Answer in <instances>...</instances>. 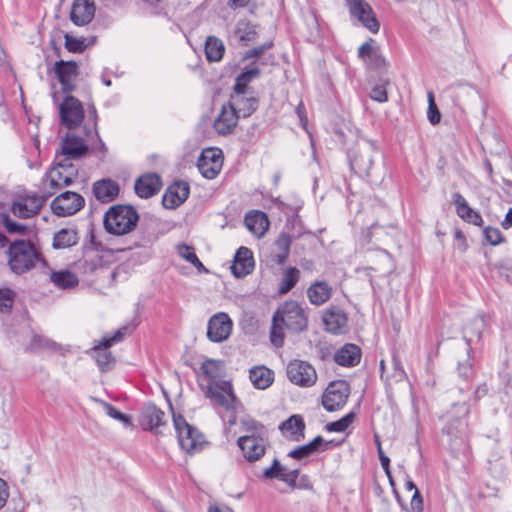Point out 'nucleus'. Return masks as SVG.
<instances>
[{
	"label": "nucleus",
	"instance_id": "40",
	"mask_svg": "<svg viewBox=\"0 0 512 512\" xmlns=\"http://www.w3.org/2000/svg\"><path fill=\"white\" fill-rule=\"evenodd\" d=\"M232 105L236 106V111L238 112L239 118L250 116L256 109L258 105V101L253 98H246L242 96H232L230 100Z\"/></svg>",
	"mask_w": 512,
	"mask_h": 512
},
{
	"label": "nucleus",
	"instance_id": "4",
	"mask_svg": "<svg viewBox=\"0 0 512 512\" xmlns=\"http://www.w3.org/2000/svg\"><path fill=\"white\" fill-rule=\"evenodd\" d=\"M139 220L137 211L129 205H114L104 215L105 230L113 235H124L136 227Z\"/></svg>",
	"mask_w": 512,
	"mask_h": 512
},
{
	"label": "nucleus",
	"instance_id": "38",
	"mask_svg": "<svg viewBox=\"0 0 512 512\" xmlns=\"http://www.w3.org/2000/svg\"><path fill=\"white\" fill-rule=\"evenodd\" d=\"M79 237L75 229L63 228L55 233L53 237V248L65 249L78 243Z\"/></svg>",
	"mask_w": 512,
	"mask_h": 512
},
{
	"label": "nucleus",
	"instance_id": "13",
	"mask_svg": "<svg viewBox=\"0 0 512 512\" xmlns=\"http://www.w3.org/2000/svg\"><path fill=\"white\" fill-rule=\"evenodd\" d=\"M222 165V151L214 147L204 149L197 161L198 170L206 179H214L220 173Z\"/></svg>",
	"mask_w": 512,
	"mask_h": 512
},
{
	"label": "nucleus",
	"instance_id": "53",
	"mask_svg": "<svg viewBox=\"0 0 512 512\" xmlns=\"http://www.w3.org/2000/svg\"><path fill=\"white\" fill-rule=\"evenodd\" d=\"M484 237L491 245H498L503 241L500 230L490 226L484 229Z\"/></svg>",
	"mask_w": 512,
	"mask_h": 512
},
{
	"label": "nucleus",
	"instance_id": "59",
	"mask_svg": "<svg viewBox=\"0 0 512 512\" xmlns=\"http://www.w3.org/2000/svg\"><path fill=\"white\" fill-rule=\"evenodd\" d=\"M245 428L249 434H255V435H260V436L264 437V434H265L264 425H262L261 423L255 421V420L246 421Z\"/></svg>",
	"mask_w": 512,
	"mask_h": 512
},
{
	"label": "nucleus",
	"instance_id": "43",
	"mask_svg": "<svg viewBox=\"0 0 512 512\" xmlns=\"http://www.w3.org/2000/svg\"><path fill=\"white\" fill-rule=\"evenodd\" d=\"M88 119L91 120V129L87 127V125L84 126V130L87 136H89L92 133V130L94 131L95 136L97 137L98 146L93 147L94 149H99L103 154L106 153L107 149L104 144V142L101 140L98 130H97V122H98V115L97 110L94 105H90L88 107Z\"/></svg>",
	"mask_w": 512,
	"mask_h": 512
},
{
	"label": "nucleus",
	"instance_id": "5",
	"mask_svg": "<svg viewBox=\"0 0 512 512\" xmlns=\"http://www.w3.org/2000/svg\"><path fill=\"white\" fill-rule=\"evenodd\" d=\"M77 174L78 170L72 163H67V160H61L56 155L55 165L43 178L44 195L48 198L55 194L58 189L71 185Z\"/></svg>",
	"mask_w": 512,
	"mask_h": 512
},
{
	"label": "nucleus",
	"instance_id": "33",
	"mask_svg": "<svg viewBox=\"0 0 512 512\" xmlns=\"http://www.w3.org/2000/svg\"><path fill=\"white\" fill-rule=\"evenodd\" d=\"M281 432L293 441H299L304 438L305 423L302 416L295 414L279 426Z\"/></svg>",
	"mask_w": 512,
	"mask_h": 512
},
{
	"label": "nucleus",
	"instance_id": "1",
	"mask_svg": "<svg viewBox=\"0 0 512 512\" xmlns=\"http://www.w3.org/2000/svg\"><path fill=\"white\" fill-rule=\"evenodd\" d=\"M308 325L306 309L297 301L289 300L281 304L272 316L270 341L279 348L284 344V329L293 333L304 331Z\"/></svg>",
	"mask_w": 512,
	"mask_h": 512
},
{
	"label": "nucleus",
	"instance_id": "31",
	"mask_svg": "<svg viewBox=\"0 0 512 512\" xmlns=\"http://www.w3.org/2000/svg\"><path fill=\"white\" fill-rule=\"evenodd\" d=\"M93 193L102 203L113 201L119 194V185L111 179H101L93 184Z\"/></svg>",
	"mask_w": 512,
	"mask_h": 512
},
{
	"label": "nucleus",
	"instance_id": "12",
	"mask_svg": "<svg viewBox=\"0 0 512 512\" xmlns=\"http://www.w3.org/2000/svg\"><path fill=\"white\" fill-rule=\"evenodd\" d=\"M60 121L69 130L78 127L84 119L82 103L73 96H66L59 107Z\"/></svg>",
	"mask_w": 512,
	"mask_h": 512
},
{
	"label": "nucleus",
	"instance_id": "26",
	"mask_svg": "<svg viewBox=\"0 0 512 512\" xmlns=\"http://www.w3.org/2000/svg\"><path fill=\"white\" fill-rule=\"evenodd\" d=\"M322 319L328 332L342 334L347 329V316L343 310L338 307L328 308L324 312Z\"/></svg>",
	"mask_w": 512,
	"mask_h": 512
},
{
	"label": "nucleus",
	"instance_id": "48",
	"mask_svg": "<svg viewBox=\"0 0 512 512\" xmlns=\"http://www.w3.org/2000/svg\"><path fill=\"white\" fill-rule=\"evenodd\" d=\"M101 260L95 253H86L83 260L79 262L85 273H93L100 266Z\"/></svg>",
	"mask_w": 512,
	"mask_h": 512
},
{
	"label": "nucleus",
	"instance_id": "55",
	"mask_svg": "<svg viewBox=\"0 0 512 512\" xmlns=\"http://www.w3.org/2000/svg\"><path fill=\"white\" fill-rule=\"evenodd\" d=\"M178 254L189 263L197 261V255L194 248L186 244H179L177 247Z\"/></svg>",
	"mask_w": 512,
	"mask_h": 512
},
{
	"label": "nucleus",
	"instance_id": "42",
	"mask_svg": "<svg viewBox=\"0 0 512 512\" xmlns=\"http://www.w3.org/2000/svg\"><path fill=\"white\" fill-rule=\"evenodd\" d=\"M259 75L258 68H251L246 71L240 73L235 81L234 85V96H242L244 95L248 84Z\"/></svg>",
	"mask_w": 512,
	"mask_h": 512
},
{
	"label": "nucleus",
	"instance_id": "60",
	"mask_svg": "<svg viewBox=\"0 0 512 512\" xmlns=\"http://www.w3.org/2000/svg\"><path fill=\"white\" fill-rule=\"evenodd\" d=\"M276 246L277 248L283 252V253H289L290 245H291V239L290 236L282 233L279 235V237L276 240Z\"/></svg>",
	"mask_w": 512,
	"mask_h": 512
},
{
	"label": "nucleus",
	"instance_id": "57",
	"mask_svg": "<svg viewBox=\"0 0 512 512\" xmlns=\"http://www.w3.org/2000/svg\"><path fill=\"white\" fill-rule=\"evenodd\" d=\"M408 512H423V499L418 489H415L410 501Z\"/></svg>",
	"mask_w": 512,
	"mask_h": 512
},
{
	"label": "nucleus",
	"instance_id": "20",
	"mask_svg": "<svg viewBox=\"0 0 512 512\" xmlns=\"http://www.w3.org/2000/svg\"><path fill=\"white\" fill-rule=\"evenodd\" d=\"M139 422L144 430L162 434V428L166 426L165 412L154 404H148L142 409Z\"/></svg>",
	"mask_w": 512,
	"mask_h": 512
},
{
	"label": "nucleus",
	"instance_id": "18",
	"mask_svg": "<svg viewBox=\"0 0 512 512\" xmlns=\"http://www.w3.org/2000/svg\"><path fill=\"white\" fill-rule=\"evenodd\" d=\"M88 152V144L82 137L76 136L74 133L67 134L62 140L60 151L56 153L61 160H78L84 157Z\"/></svg>",
	"mask_w": 512,
	"mask_h": 512
},
{
	"label": "nucleus",
	"instance_id": "23",
	"mask_svg": "<svg viewBox=\"0 0 512 512\" xmlns=\"http://www.w3.org/2000/svg\"><path fill=\"white\" fill-rule=\"evenodd\" d=\"M190 186L185 181L174 182L162 198V204L167 209H175L179 207L189 196Z\"/></svg>",
	"mask_w": 512,
	"mask_h": 512
},
{
	"label": "nucleus",
	"instance_id": "54",
	"mask_svg": "<svg viewBox=\"0 0 512 512\" xmlns=\"http://www.w3.org/2000/svg\"><path fill=\"white\" fill-rule=\"evenodd\" d=\"M13 291L6 288L0 289V310L8 311L13 305Z\"/></svg>",
	"mask_w": 512,
	"mask_h": 512
},
{
	"label": "nucleus",
	"instance_id": "7",
	"mask_svg": "<svg viewBox=\"0 0 512 512\" xmlns=\"http://www.w3.org/2000/svg\"><path fill=\"white\" fill-rule=\"evenodd\" d=\"M173 422L181 448L188 453L198 451L204 443L203 435L182 415L173 414Z\"/></svg>",
	"mask_w": 512,
	"mask_h": 512
},
{
	"label": "nucleus",
	"instance_id": "22",
	"mask_svg": "<svg viewBox=\"0 0 512 512\" xmlns=\"http://www.w3.org/2000/svg\"><path fill=\"white\" fill-rule=\"evenodd\" d=\"M239 120L236 106L231 102L224 104L219 115L214 120L213 127L219 135H230L234 132Z\"/></svg>",
	"mask_w": 512,
	"mask_h": 512
},
{
	"label": "nucleus",
	"instance_id": "10",
	"mask_svg": "<svg viewBox=\"0 0 512 512\" xmlns=\"http://www.w3.org/2000/svg\"><path fill=\"white\" fill-rule=\"evenodd\" d=\"M350 387L345 381L331 382L322 395V405L328 412L341 410L347 403Z\"/></svg>",
	"mask_w": 512,
	"mask_h": 512
},
{
	"label": "nucleus",
	"instance_id": "47",
	"mask_svg": "<svg viewBox=\"0 0 512 512\" xmlns=\"http://www.w3.org/2000/svg\"><path fill=\"white\" fill-rule=\"evenodd\" d=\"M99 403L103 406L104 408V411L105 413L115 419V420H118L122 423H124L125 425H131V418L130 416L118 411L112 404L108 403V402H105V401H102V400H99Z\"/></svg>",
	"mask_w": 512,
	"mask_h": 512
},
{
	"label": "nucleus",
	"instance_id": "44",
	"mask_svg": "<svg viewBox=\"0 0 512 512\" xmlns=\"http://www.w3.org/2000/svg\"><path fill=\"white\" fill-rule=\"evenodd\" d=\"M235 34L243 44L254 41L257 35L255 27L245 20H241L237 23Z\"/></svg>",
	"mask_w": 512,
	"mask_h": 512
},
{
	"label": "nucleus",
	"instance_id": "41",
	"mask_svg": "<svg viewBox=\"0 0 512 512\" xmlns=\"http://www.w3.org/2000/svg\"><path fill=\"white\" fill-rule=\"evenodd\" d=\"M203 375L210 380L209 384L218 383L223 372V363L219 360L206 359L201 365Z\"/></svg>",
	"mask_w": 512,
	"mask_h": 512
},
{
	"label": "nucleus",
	"instance_id": "19",
	"mask_svg": "<svg viewBox=\"0 0 512 512\" xmlns=\"http://www.w3.org/2000/svg\"><path fill=\"white\" fill-rule=\"evenodd\" d=\"M238 446L243 456L249 462L258 461L266 451V440L263 436L247 434L239 437Z\"/></svg>",
	"mask_w": 512,
	"mask_h": 512
},
{
	"label": "nucleus",
	"instance_id": "34",
	"mask_svg": "<svg viewBox=\"0 0 512 512\" xmlns=\"http://www.w3.org/2000/svg\"><path fill=\"white\" fill-rule=\"evenodd\" d=\"M245 225L255 236L262 237L269 228V219L264 212L251 211L245 216Z\"/></svg>",
	"mask_w": 512,
	"mask_h": 512
},
{
	"label": "nucleus",
	"instance_id": "39",
	"mask_svg": "<svg viewBox=\"0 0 512 512\" xmlns=\"http://www.w3.org/2000/svg\"><path fill=\"white\" fill-rule=\"evenodd\" d=\"M225 46L223 42L215 37L209 36L205 42V54L206 58L210 62L220 61L224 55Z\"/></svg>",
	"mask_w": 512,
	"mask_h": 512
},
{
	"label": "nucleus",
	"instance_id": "49",
	"mask_svg": "<svg viewBox=\"0 0 512 512\" xmlns=\"http://www.w3.org/2000/svg\"><path fill=\"white\" fill-rule=\"evenodd\" d=\"M1 222L6 228V230L11 234H24L26 231V226L20 223L13 221L8 214L0 215Z\"/></svg>",
	"mask_w": 512,
	"mask_h": 512
},
{
	"label": "nucleus",
	"instance_id": "25",
	"mask_svg": "<svg viewBox=\"0 0 512 512\" xmlns=\"http://www.w3.org/2000/svg\"><path fill=\"white\" fill-rule=\"evenodd\" d=\"M254 268V259L252 251L247 247H240L231 266L232 274L237 278H243L250 274Z\"/></svg>",
	"mask_w": 512,
	"mask_h": 512
},
{
	"label": "nucleus",
	"instance_id": "9",
	"mask_svg": "<svg viewBox=\"0 0 512 512\" xmlns=\"http://www.w3.org/2000/svg\"><path fill=\"white\" fill-rule=\"evenodd\" d=\"M286 375L291 383L302 388L312 387L317 382L315 368L302 360L290 361L286 368Z\"/></svg>",
	"mask_w": 512,
	"mask_h": 512
},
{
	"label": "nucleus",
	"instance_id": "27",
	"mask_svg": "<svg viewBox=\"0 0 512 512\" xmlns=\"http://www.w3.org/2000/svg\"><path fill=\"white\" fill-rule=\"evenodd\" d=\"M486 323L482 316L473 317L463 328V338L466 342V350L472 353L473 344L481 342Z\"/></svg>",
	"mask_w": 512,
	"mask_h": 512
},
{
	"label": "nucleus",
	"instance_id": "11",
	"mask_svg": "<svg viewBox=\"0 0 512 512\" xmlns=\"http://www.w3.org/2000/svg\"><path fill=\"white\" fill-rule=\"evenodd\" d=\"M45 195L25 194L18 196L11 204V212L18 218L28 219L37 215L44 205Z\"/></svg>",
	"mask_w": 512,
	"mask_h": 512
},
{
	"label": "nucleus",
	"instance_id": "14",
	"mask_svg": "<svg viewBox=\"0 0 512 512\" xmlns=\"http://www.w3.org/2000/svg\"><path fill=\"white\" fill-rule=\"evenodd\" d=\"M203 390L206 398L210 399L214 405L226 410L233 408L235 396L230 382L221 380L215 384H208Z\"/></svg>",
	"mask_w": 512,
	"mask_h": 512
},
{
	"label": "nucleus",
	"instance_id": "17",
	"mask_svg": "<svg viewBox=\"0 0 512 512\" xmlns=\"http://www.w3.org/2000/svg\"><path fill=\"white\" fill-rule=\"evenodd\" d=\"M233 322L224 312L210 317L207 324V337L211 342L220 343L228 339L232 332Z\"/></svg>",
	"mask_w": 512,
	"mask_h": 512
},
{
	"label": "nucleus",
	"instance_id": "61",
	"mask_svg": "<svg viewBox=\"0 0 512 512\" xmlns=\"http://www.w3.org/2000/svg\"><path fill=\"white\" fill-rule=\"evenodd\" d=\"M370 97L379 103L386 102L388 99L386 89L383 86L374 87L371 90Z\"/></svg>",
	"mask_w": 512,
	"mask_h": 512
},
{
	"label": "nucleus",
	"instance_id": "24",
	"mask_svg": "<svg viewBox=\"0 0 512 512\" xmlns=\"http://www.w3.org/2000/svg\"><path fill=\"white\" fill-rule=\"evenodd\" d=\"M95 15L93 0H74L70 19L77 26H84L92 21Z\"/></svg>",
	"mask_w": 512,
	"mask_h": 512
},
{
	"label": "nucleus",
	"instance_id": "32",
	"mask_svg": "<svg viewBox=\"0 0 512 512\" xmlns=\"http://www.w3.org/2000/svg\"><path fill=\"white\" fill-rule=\"evenodd\" d=\"M361 360V349L355 344H345L334 355V361L344 367L356 366Z\"/></svg>",
	"mask_w": 512,
	"mask_h": 512
},
{
	"label": "nucleus",
	"instance_id": "58",
	"mask_svg": "<svg viewBox=\"0 0 512 512\" xmlns=\"http://www.w3.org/2000/svg\"><path fill=\"white\" fill-rule=\"evenodd\" d=\"M279 468H280V462L278 461V459H274L273 460V463L270 467L268 468H265L263 470V476L267 479H279L281 478V476H283L281 473H279Z\"/></svg>",
	"mask_w": 512,
	"mask_h": 512
},
{
	"label": "nucleus",
	"instance_id": "16",
	"mask_svg": "<svg viewBox=\"0 0 512 512\" xmlns=\"http://www.w3.org/2000/svg\"><path fill=\"white\" fill-rule=\"evenodd\" d=\"M351 16L355 17L371 33L379 31L380 23L377 20L372 7L364 0H347Z\"/></svg>",
	"mask_w": 512,
	"mask_h": 512
},
{
	"label": "nucleus",
	"instance_id": "50",
	"mask_svg": "<svg viewBox=\"0 0 512 512\" xmlns=\"http://www.w3.org/2000/svg\"><path fill=\"white\" fill-rule=\"evenodd\" d=\"M65 48L69 52L81 53L85 49L84 40L65 34Z\"/></svg>",
	"mask_w": 512,
	"mask_h": 512
},
{
	"label": "nucleus",
	"instance_id": "45",
	"mask_svg": "<svg viewBox=\"0 0 512 512\" xmlns=\"http://www.w3.org/2000/svg\"><path fill=\"white\" fill-rule=\"evenodd\" d=\"M300 271L295 267H289L280 282L279 292L281 294L288 293L298 282Z\"/></svg>",
	"mask_w": 512,
	"mask_h": 512
},
{
	"label": "nucleus",
	"instance_id": "62",
	"mask_svg": "<svg viewBox=\"0 0 512 512\" xmlns=\"http://www.w3.org/2000/svg\"><path fill=\"white\" fill-rule=\"evenodd\" d=\"M393 365L394 371L390 378L395 382H400L405 378L406 373L404 369L400 366V363L395 358H393Z\"/></svg>",
	"mask_w": 512,
	"mask_h": 512
},
{
	"label": "nucleus",
	"instance_id": "6",
	"mask_svg": "<svg viewBox=\"0 0 512 512\" xmlns=\"http://www.w3.org/2000/svg\"><path fill=\"white\" fill-rule=\"evenodd\" d=\"M380 156V152L371 143H365L359 146L357 151L350 159L351 170L361 177H366L369 181L373 182V163L375 158Z\"/></svg>",
	"mask_w": 512,
	"mask_h": 512
},
{
	"label": "nucleus",
	"instance_id": "21",
	"mask_svg": "<svg viewBox=\"0 0 512 512\" xmlns=\"http://www.w3.org/2000/svg\"><path fill=\"white\" fill-rule=\"evenodd\" d=\"M53 70L61 84L62 91L72 92L76 87L75 81L79 73L77 63L60 60L54 64Z\"/></svg>",
	"mask_w": 512,
	"mask_h": 512
},
{
	"label": "nucleus",
	"instance_id": "29",
	"mask_svg": "<svg viewBox=\"0 0 512 512\" xmlns=\"http://www.w3.org/2000/svg\"><path fill=\"white\" fill-rule=\"evenodd\" d=\"M452 200L455 205L456 213L461 219L475 226H482V216L469 206L466 199L459 192L452 195Z\"/></svg>",
	"mask_w": 512,
	"mask_h": 512
},
{
	"label": "nucleus",
	"instance_id": "46",
	"mask_svg": "<svg viewBox=\"0 0 512 512\" xmlns=\"http://www.w3.org/2000/svg\"><path fill=\"white\" fill-rule=\"evenodd\" d=\"M355 416L356 415L354 412H350L343 416L341 419L328 423L325 426V429L328 432H344L353 423Z\"/></svg>",
	"mask_w": 512,
	"mask_h": 512
},
{
	"label": "nucleus",
	"instance_id": "28",
	"mask_svg": "<svg viewBox=\"0 0 512 512\" xmlns=\"http://www.w3.org/2000/svg\"><path fill=\"white\" fill-rule=\"evenodd\" d=\"M161 178L156 173H148L139 177L135 182V192L141 198H150L161 189Z\"/></svg>",
	"mask_w": 512,
	"mask_h": 512
},
{
	"label": "nucleus",
	"instance_id": "37",
	"mask_svg": "<svg viewBox=\"0 0 512 512\" xmlns=\"http://www.w3.org/2000/svg\"><path fill=\"white\" fill-rule=\"evenodd\" d=\"M50 281L60 289H71L78 285V277L69 270L52 271Z\"/></svg>",
	"mask_w": 512,
	"mask_h": 512
},
{
	"label": "nucleus",
	"instance_id": "56",
	"mask_svg": "<svg viewBox=\"0 0 512 512\" xmlns=\"http://www.w3.org/2000/svg\"><path fill=\"white\" fill-rule=\"evenodd\" d=\"M313 453L314 452L312 451L311 447L307 443L305 445L299 446V447L295 448L294 450L290 451L288 456L293 459L300 460V459H303V458H306V457L312 455Z\"/></svg>",
	"mask_w": 512,
	"mask_h": 512
},
{
	"label": "nucleus",
	"instance_id": "30",
	"mask_svg": "<svg viewBox=\"0 0 512 512\" xmlns=\"http://www.w3.org/2000/svg\"><path fill=\"white\" fill-rule=\"evenodd\" d=\"M26 350L31 352L47 351L52 353H59L61 355H64L68 351V349L62 346L61 344L40 334L32 335L31 340L26 347Z\"/></svg>",
	"mask_w": 512,
	"mask_h": 512
},
{
	"label": "nucleus",
	"instance_id": "2",
	"mask_svg": "<svg viewBox=\"0 0 512 512\" xmlns=\"http://www.w3.org/2000/svg\"><path fill=\"white\" fill-rule=\"evenodd\" d=\"M9 269L16 275H22L36 266L37 262L46 264L35 245L28 240H15L7 251Z\"/></svg>",
	"mask_w": 512,
	"mask_h": 512
},
{
	"label": "nucleus",
	"instance_id": "51",
	"mask_svg": "<svg viewBox=\"0 0 512 512\" xmlns=\"http://www.w3.org/2000/svg\"><path fill=\"white\" fill-rule=\"evenodd\" d=\"M467 357L463 361H458V374L464 379H468L473 374V365L471 362V353L466 350Z\"/></svg>",
	"mask_w": 512,
	"mask_h": 512
},
{
	"label": "nucleus",
	"instance_id": "35",
	"mask_svg": "<svg viewBox=\"0 0 512 512\" xmlns=\"http://www.w3.org/2000/svg\"><path fill=\"white\" fill-rule=\"evenodd\" d=\"M249 379L256 389H267L274 381V372L265 366H256L249 370Z\"/></svg>",
	"mask_w": 512,
	"mask_h": 512
},
{
	"label": "nucleus",
	"instance_id": "52",
	"mask_svg": "<svg viewBox=\"0 0 512 512\" xmlns=\"http://www.w3.org/2000/svg\"><path fill=\"white\" fill-rule=\"evenodd\" d=\"M429 106H428V119L432 125L440 122L441 114L434 101V96L430 92L428 93Z\"/></svg>",
	"mask_w": 512,
	"mask_h": 512
},
{
	"label": "nucleus",
	"instance_id": "3",
	"mask_svg": "<svg viewBox=\"0 0 512 512\" xmlns=\"http://www.w3.org/2000/svg\"><path fill=\"white\" fill-rule=\"evenodd\" d=\"M469 411L468 404L464 402L453 404L451 410L447 412V424L443 431L449 437V446L454 453L465 449Z\"/></svg>",
	"mask_w": 512,
	"mask_h": 512
},
{
	"label": "nucleus",
	"instance_id": "36",
	"mask_svg": "<svg viewBox=\"0 0 512 512\" xmlns=\"http://www.w3.org/2000/svg\"><path fill=\"white\" fill-rule=\"evenodd\" d=\"M332 289L324 281H317L307 289L309 301L316 306H320L329 300Z\"/></svg>",
	"mask_w": 512,
	"mask_h": 512
},
{
	"label": "nucleus",
	"instance_id": "8",
	"mask_svg": "<svg viewBox=\"0 0 512 512\" xmlns=\"http://www.w3.org/2000/svg\"><path fill=\"white\" fill-rule=\"evenodd\" d=\"M127 330L128 328L126 326L121 327L112 337H104L98 344L94 345L93 357L102 372L109 371L115 361L112 353L108 349L113 344L121 341L125 337Z\"/></svg>",
	"mask_w": 512,
	"mask_h": 512
},
{
	"label": "nucleus",
	"instance_id": "15",
	"mask_svg": "<svg viewBox=\"0 0 512 512\" xmlns=\"http://www.w3.org/2000/svg\"><path fill=\"white\" fill-rule=\"evenodd\" d=\"M85 204L84 198L71 191H66L53 199L51 209L57 216H70L77 213Z\"/></svg>",
	"mask_w": 512,
	"mask_h": 512
},
{
	"label": "nucleus",
	"instance_id": "64",
	"mask_svg": "<svg viewBox=\"0 0 512 512\" xmlns=\"http://www.w3.org/2000/svg\"><path fill=\"white\" fill-rule=\"evenodd\" d=\"M374 52L372 45L369 42H365L359 47L358 56L362 59L371 58Z\"/></svg>",
	"mask_w": 512,
	"mask_h": 512
},
{
	"label": "nucleus",
	"instance_id": "63",
	"mask_svg": "<svg viewBox=\"0 0 512 512\" xmlns=\"http://www.w3.org/2000/svg\"><path fill=\"white\" fill-rule=\"evenodd\" d=\"M298 476H299V470L295 469L292 471H288V473L281 476L280 480L287 483L291 487H295Z\"/></svg>",
	"mask_w": 512,
	"mask_h": 512
}]
</instances>
